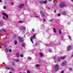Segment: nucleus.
Segmentation results:
<instances>
[{
  "label": "nucleus",
  "instance_id": "1",
  "mask_svg": "<svg viewBox=\"0 0 73 73\" xmlns=\"http://www.w3.org/2000/svg\"><path fill=\"white\" fill-rule=\"evenodd\" d=\"M66 5L64 3L61 2L59 5L60 7L61 8H62L63 7H65Z\"/></svg>",
  "mask_w": 73,
  "mask_h": 73
},
{
  "label": "nucleus",
  "instance_id": "2",
  "mask_svg": "<svg viewBox=\"0 0 73 73\" xmlns=\"http://www.w3.org/2000/svg\"><path fill=\"white\" fill-rule=\"evenodd\" d=\"M35 39V38H36V37H35V35H34L33 36H32L31 37V38H30L31 41L32 43H33V39Z\"/></svg>",
  "mask_w": 73,
  "mask_h": 73
},
{
  "label": "nucleus",
  "instance_id": "3",
  "mask_svg": "<svg viewBox=\"0 0 73 73\" xmlns=\"http://www.w3.org/2000/svg\"><path fill=\"white\" fill-rule=\"evenodd\" d=\"M54 69L56 71H57L59 69V66L58 64L56 65L55 66Z\"/></svg>",
  "mask_w": 73,
  "mask_h": 73
},
{
  "label": "nucleus",
  "instance_id": "4",
  "mask_svg": "<svg viewBox=\"0 0 73 73\" xmlns=\"http://www.w3.org/2000/svg\"><path fill=\"white\" fill-rule=\"evenodd\" d=\"M40 13L41 15V16H42V17H44L45 16V14H44V12L42 11H40Z\"/></svg>",
  "mask_w": 73,
  "mask_h": 73
},
{
  "label": "nucleus",
  "instance_id": "5",
  "mask_svg": "<svg viewBox=\"0 0 73 73\" xmlns=\"http://www.w3.org/2000/svg\"><path fill=\"white\" fill-rule=\"evenodd\" d=\"M39 3H40V4H43V3H44V4H46V3H47V1H39Z\"/></svg>",
  "mask_w": 73,
  "mask_h": 73
},
{
  "label": "nucleus",
  "instance_id": "6",
  "mask_svg": "<svg viewBox=\"0 0 73 73\" xmlns=\"http://www.w3.org/2000/svg\"><path fill=\"white\" fill-rule=\"evenodd\" d=\"M67 64V62L66 61L63 62L61 64L62 66H65L66 64Z\"/></svg>",
  "mask_w": 73,
  "mask_h": 73
},
{
  "label": "nucleus",
  "instance_id": "7",
  "mask_svg": "<svg viewBox=\"0 0 73 73\" xmlns=\"http://www.w3.org/2000/svg\"><path fill=\"white\" fill-rule=\"evenodd\" d=\"M24 5L23 4H20L19 6V8H21L24 7Z\"/></svg>",
  "mask_w": 73,
  "mask_h": 73
},
{
  "label": "nucleus",
  "instance_id": "8",
  "mask_svg": "<svg viewBox=\"0 0 73 73\" xmlns=\"http://www.w3.org/2000/svg\"><path fill=\"white\" fill-rule=\"evenodd\" d=\"M72 48V46H68L67 49L68 51H69L71 50V48Z\"/></svg>",
  "mask_w": 73,
  "mask_h": 73
},
{
  "label": "nucleus",
  "instance_id": "9",
  "mask_svg": "<svg viewBox=\"0 0 73 73\" xmlns=\"http://www.w3.org/2000/svg\"><path fill=\"white\" fill-rule=\"evenodd\" d=\"M2 14L3 15H4L5 16H6L7 19H8V15L7 14H6V13H3Z\"/></svg>",
  "mask_w": 73,
  "mask_h": 73
},
{
  "label": "nucleus",
  "instance_id": "10",
  "mask_svg": "<svg viewBox=\"0 0 73 73\" xmlns=\"http://www.w3.org/2000/svg\"><path fill=\"white\" fill-rule=\"evenodd\" d=\"M20 28L21 30V31H24V30H25V27L23 26H21Z\"/></svg>",
  "mask_w": 73,
  "mask_h": 73
},
{
  "label": "nucleus",
  "instance_id": "11",
  "mask_svg": "<svg viewBox=\"0 0 73 73\" xmlns=\"http://www.w3.org/2000/svg\"><path fill=\"white\" fill-rule=\"evenodd\" d=\"M19 39L20 41L21 42H23V38H21V37H19Z\"/></svg>",
  "mask_w": 73,
  "mask_h": 73
},
{
  "label": "nucleus",
  "instance_id": "12",
  "mask_svg": "<svg viewBox=\"0 0 73 73\" xmlns=\"http://www.w3.org/2000/svg\"><path fill=\"white\" fill-rule=\"evenodd\" d=\"M65 58V56L61 57L58 59V61H60V60H61V59H64Z\"/></svg>",
  "mask_w": 73,
  "mask_h": 73
},
{
  "label": "nucleus",
  "instance_id": "13",
  "mask_svg": "<svg viewBox=\"0 0 73 73\" xmlns=\"http://www.w3.org/2000/svg\"><path fill=\"white\" fill-rule=\"evenodd\" d=\"M14 61H15V62H20V60L19 59H14Z\"/></svg>",
  "mask_w": 73,
  "mask_h": 73
},
{
  "label": "nucleus",
  "instance_id": "14",
  "mask_svg": "<svg viewBox=\"0 0 73 73\" xmlns=\"http://www.w3.org/2000/svg\"><path fill=\"white\" fill-rule=\"evenodd\" d=\"M33 17H37V18H38V17H39L37 16V15H36V14H33Z\"/></svg>",
  "mask_w": 73,
  "mask_h": 73
},
{
  "label": "nucleus",
  "instance_id": "15",
  "mask_svg": "<svg viewBox=\"0 0 73 73\" xmlns=\"http://www.w3.org/2000/svg\"><path fill=\"white\" fill-rule=\"evenodd\" d=\"M16 56L17 57H20V55H19V53H17L16 54Z\"/></svg>",
  "mask_w": 73,
  "mask_h": 73
},
{
  "label": "nucleus",
  "instance_id": "16",
  "mask_svg": "<svg viewBox=\"0 0 73 73\" xmlns=\"http://www.w3.org/2000/svg\"><path fill=\"white\" fill-rule=\"evenodd\" d=\"M62 14L63 15H66V13L65 11H64L62 13Z\"/></svg>",
  "mask_w": 73,
  "mask_h": 73
},
{
  "label": "nucleus",
  "instance_id": "17",
  "mask_svg": "<svg viewBox=\"0 0 73 73\" xmlns=\"http://www.w3.org/2000/svg\"><path fill=\"white\" fill-rule=\"evenodd\" d=\"M53 31L54 32V33H56V29L54 28L53 29Z\"/></svg>",
  "mask_w": 73,
  "mask_h": 73
},
{
  "label": "nucleus",
  "instance_id": "18",
  "mask_svg": "<svg viewBox=\"0 0 73 73\" xmlns=\"http://www.w3.org/2000/svg\"><path fill=\"white\" fill-rule=\"evenodd\" d=\"M39 54L40 56L42 57V56H43V53H39Z\"/></svg>",
  "mask_w": 73,
  "mask_h": 73
},
{
  "label": "nucleus",
  "instance_id": "19",
  "mask_svg": "<svg viewBox=\"0 0 73 73\" xmlns=\"http://www.w3.org/2000/svg\"><path fill=\"white\" fill-rule=\"evenodd\" d=\"M3 17V19L5 20H7V19L5 18V17H4V16H2Z\"/></svg>",
  "mask_w": 73,
  "mask_h": 73
},
{
  "label": "nucleus",
  "instance_id": "20",
  "mask_svg": "<svg viewBox=\"0 0 73 73\" xmlns=\"http://www.w3.org/2000/svg\"><path fill=\"white\" fill-rule=\"evenodd\" d=\"M39 66H40V65L39 64H37L35 65V67L36 68H37V67H39Z\"/></svg>",
  "mask_w": 73,
  "mask_h": 73
},
{
  "label": "nucleus",
  "instance_id": "21",
  "mask_svg": "<svg viewBox=\"0 0 73 73\" xmlns=\"http://www.w3.org/2000/svg\"><path fill=\"white\" fill-rule=\"evenodd\" d=\"M3 25V23L1 21H0V26H2Z\"/></svg>",
  "mask_w": 73,
  "mask_h": 73
},
{
  "label": "nucleus",
  "instance_id": "22",
  "mask_svg": "<svg viewBox=\"0 0 73 73\" xmlns=\"http://www.w3.org/2000/svg\"><path fill=\"white\" fill-rule=\"evenodd\" d=\"M14 42L15 43V45H16L17 44V41L16 40H15L14 41Z\"/></svg>",
  "mask_w": 73,
  "mask_h": 73
},
{
  "label": "nucleus",
  "instance_id": "23",
  "mask_svg": "<svg viewBox=\"0 0 73 73\" xmlns=\"http://www.w3.org/2000/svg\"><path fill=\"white\" fill-rule=\"evenodd\" d=\"M5 50H6V52H8V51H9V50H8V49L7 48H5Z\"/></svg>",
  "mask_w": 73,
  "mask_h": 73
},
{
  "label": "nucleus",
  "instance_id": "24",
  "mask_svg": "<svg viewBox=\"0 0 73 73\" xmlns=\"http://www.w3.org/2000/svg\"><path fill=\"white\" fill-rule=\"evenodd\" d=\"M25 43H23L22 44V46H23V47H25Z\"/></svg>",
  "mask_w": 73,
  "mask_h": 73
},
{
  "label": "nucleus",
  "instance_id": "25",
  "mask_svg": "<svg viewBox=\"0 0 73 73\" xmlns=\"http://www.w3.org/2000/svg\"><path fill=\"white\" fill-rule=\"evenodd\" d=\"M53 58L54 59V60H56V59H57V58H56V56H54Z\"/></svg>",
  "mask_w": 73,
  "mask_h": 73
},
{
  "label": "nucleus",
  "instance_id": "26",
  "mask_svg": "<svg viewBox=\"0 0 73 73\" xmlns=\"http://www.w3.org/2000/svg\"><path fill=\"white\" fill-rule=\"evenodd\" d=\"M59 35L61 34V31L60 30L59 31Z\"/></svg>",
  "mask_w": 73,
  "mask_h": 73
},
{
  "label": "nucleus",
  "instance_id": "27",
  "mask_svg": "<svg viewBox=\"0 0 73 73\" xmlns=\"http://www.w3.org/2000/svg\"><path fill=\"white\" fill-rule=\"evenodd\" d=\"M0 31H1V32H5V30H4V29L3 30H1Z\"/></svg>",
  "mask_w": 73,
  "mask_h": 73
},
{
  "label": "nucleus",
  "instance_id": "28",
  "mask_svg": "<svg viewBox=\"0 0 73 73\" xmlns=\"http://www.w3.org/2000/svg\"><path fill=\"white\" fill-rule=\"evenodd\" d=\"M23 21H18L19 23H23Z\"/></svg>",
  "mask_w": 73,
  "mask_h": 73
},
{
  "label": "nucleus",
  "instance_id": "29",
  "mask_svg": "<svg viewBox=\"0 0 73 73\" xmlns=\"http://www.w3.org/2000/svg\"><path fill=\"white\" fill-rule=\"evenodd\" d=\"M6 69H10L11 68H9V67H5Z\"/></svg>",
  "mask_w": 73,
  "mask_h": 73
},
{
  "label": "nucleus",
  "instance_id": "30",
  "mask_svg": "<svg viewBox=\"0 0 73 73\" xmlns=\"http://www.w3.org/2000/svg\"><path fill=\"white\" fill-rule=\"evenodd\" d=\"M4 46L5 47V48H6V47H7V45H6V44H5V43H4Z\"/></svg>",
  "mask_w": 73,
  "mask_h": 73
},
{
  "label": "nucleus",
  "instance_id": "31",
  "mask_svg": "<svg viewBox=\"0 0 73 73\" xmlns=\"http://www.w3.org/2000/svg\"><path fill=\"white\" fill-rule=\"evenodd\" d=\"M11 68H12V71H14L15 70V69H14V68H13V67H11Z\"/></svg>",
  "mask_w": 73,
  "mask_h": 73
},
{
  "label": "nucleus",
  "instance_id": "32",
  "mask_svg": "<svg viewBox=\"0 0 73 73\" xmlns=\"http://www.w3.org/2000/svg\"><path fill=\"white\" fill-rule=\"evenodd\" d=\"M20 57H23V54H21L20 55Z\"/></svg>",
  "mask_w": 73,
  "mask_h": 73
},
{
  "label": "nucleus",
  "instance_id": "33",
  "mask_svg": "<svg viewBox=\"0 0 73 73\" xmlns=\"http://www.w3.org/2000/svg\"><path fill=\"white\" fill-rule=\"evenodd\" d=\"M49 52L50 53H52V51L51 50H49Z\"/></svg>",
  "mask_w": 73,
  "mask_h": 73
},
{
  "label": "nucleus",
  "instance_id": "34",
  "mask_svg": "<svg viewBox=\"0 0 73 73\" xmlns=\"http://www.w3.org/2000/svg\"><path fill=\"white\" fill-rule=\"evenodd\" d=\"M3 8L4 9H7V7H3Z\"/></svg>",
  "mask_w": 73,
  "mask_h": 73
},
{
  "label": "nucleus",
  "instance_id": "35",
  "mask_svg": "<svg viewBox=\"0 0 73 73\" xmlns=\"http://www.w3.org/2000/svg\"><path fill=\"white\" fill-rule=\"evenodd\" d=\"M58 16H61V14H60V13H58Z\"/></svg>",
  "mask_w": 73,
  "mask_h": 73
},
{
  "label": "nucleus",
  "instance_id": "36",
  "mask_svg": "<svg viewBox=\"0 0 73 73\" xmlns=\"http://www.w3.org/2000/svg\"><path fill=\"white\" fill-rule=\"evenodd\" d=\"M68 37H69V38L70 39V40H71V38L70 37V36H69Z\"/></svg>",
  "mask_w": 73,
  "mask_h": 73
},
{
  "label": "nucleus",
  "instance_id": "37",
  "mask_svg": "<svg viewBox=\"0 0 73 73\" xmlns=\"http://www.w3.org/2000/svg\"><path fill=\"white\" fill-rule=\"evenodd\" d=\"M27 73H31V72H30V71H29V70H27Z\"/></svg>",
  "mask_w": 73,
  "mask_h": 73
},
{
  "label": "nucleus",
  "instance_id": "38",
  "mask_svg": "<svg viewBox=\"0 0 73 73\" xmlns=\"http://www.w3.org/2000/svg\"><path fill=\"white\" fill-rule=\"evenodd\" d=\"M12 65L13 66L15 65V64L14 62H12Z\"/></svg>",
  "mask_w": 73,
  "mask_h": 73
},
{
  "label": "nucleus",
  "instance_id": "39",
  "mask_svg": "<svg viewBox=\"0 0 73 73\" xmlns=\"http://www.w3.org/2000/svg\"><path fill=\"white\" fill-rule=\"evenodd\" d=\"M52 21H53V20H52V19L50 20H49V21L50 22H51Z\"/></svg>",
  "mask_w": 73,
  "mask_h": 73
},
{
  "label": "nucleus",
  "instance_id": "40",
  "mask_svg": "<svg viewBox=\"0 0 73 73\" xmlns=\"http://www.w3.org/2000/svg\"><path fill=\"white\" fill-rule=\"evenodd\" d=\"M32 31L33 32H35V29H32Z\"/></svg>",
  "mask_w": 73,
  "mask_h": 73
},
{
  "label": "nucleus",
  "instance_id": "41",
  "mask_svg": "<svg viewBox=\"0 0 73 73\" xmlns=\"http://www.w3.org/2000/svg\"><path fill=\"white\" fill-rule=\"evenodd\" d=\"M16 37V35H14L13 36V37L14 38H15Z\"/></svg>",
  "mask_w": 73,
  "mask_h": 73
},
{
  "label": "nucleus",
  "instance_id": "42",
  "mask_svg": "<svg viewBox=\"0 0 73 73\" xmlns=\"http://www.w3.org/2000/svg\"><path fill=\"white\" fill-rule=\"evenodd\" d=\"M69 70H72V68H69Z\"/></svg>",
  "mask_w": 73,
  "mask_h": 73
},
{
  "label": "nucleus",
  "instance_id": "43",
  "mask_svg": "<svg viewBox=\"0 0 73 73\" xmlns=\"http://www.w3.org/2000/svg\"><path fill=\"white\" fill-rule=\"evenodd\" d=\"M28 58L29 60H31V58L29 57V58Z\"/></svg>",
  "mask_w": 73,
  "mask_h": 73
},
{
  "label": "nucleus",
  "instance_id": "44",
  "mask_svg": "<svg viewBox=\"0 0 73 73\" xmlns=\"http://www.w3.org/2000/svg\"><path fill=\"white\" fill-rule=\"evenodd\" d=\"M9 52H12V50H11V49H10L9 50Z\"/></svg>",
  "mask_w": 73,
  "mask_h": 73
},
{
  "label": "nucleus",
  "instance_id": "45",
  "mask_svg": "<svg viewBox=\"0 0 73 73\" xmlns=\"http://www.w3.org/2000/svg\"><path fill=\"white\" fill-rule=\"evenodd\" d=\"M4 4H7V2H4Z\"/></svg>",
  "mask_w": 73,
  "mask_h": 73
},
{
  "label": "nucleus",
  "instance_id": "46",
  "mask_svg": "<svg viewBox=\"0 0 73 73\" xmlns=\"http://www.w3.org/2000/svg\"><path fill=\"white\" fill-rule=\"evenodd\" d=\"M38 43H36L35 44V46H37V45H38Z\"/></svg>",
  "mask_w": 73,
  "mask_h": 73
},
{
  "label": "nucleus",
  "instance_id": "47",
  "mask_svg": "<svg viewBox=\"0 0 73 73\" xmlns=\"http://www.w3.org/2000/svg\"><path fill=\"white\" fill-rule=\"evenodd\" d=\"M43 20H44V22H46V20H45V19H43Z\"/></svg>",
  "mask_w": 73,
  "mask_h": 73
},
{
  "label": "nucleus",
  "instance_id": "48",
  "mask_svg": "<svg viewBox=\"0 0 73 73\" xmlns=\"http://www.w3.org/2000/svg\"><path fill=\"white\" fill-rule=\"evenodd\" d=\"M56 10H54V13H56Z\"/></svg>",
  "mask_w": 73,
  "mask_h": 73
},
{
  "label": "nucleus",
  "instance_id": "49",
  "mask_svg": "<svg viewBox=\"0 0 73 73\" xmlns=\"http://www.w3.org/2000/svg\"><path fill=\"white\" fill-rule=\"evenodd\" d=\"M0 2L1 3L2 2V1H1V0H0Z\"/></svg>",
  "mask_w": 73,
  "mask_h": 73
},
{
  "label": "nucleus",
  "instance_id": "50",
  "mask_svg": "<svg viewBox=\"0 0 73 73\" xmlns=\"http://www.w3.org/2000/svg\"><path fill=\"white\" fill-rule=\"evenodd\" d=\"M13 3H11V5H13Z\"/></svg>",
  "mask_w": 73,
  "mask_h": 73
},
{
  "label": "nucleus",
  "instance_id": "51",
  "mask_svg": "<svg viewBox=\"0 0 73 73\" xmlns=\"http://www.w3.org/2000/svg\"><path fill=\"white\" fill-rule=\"evenodd\" d=\"M61 73H64V71H62Z\"/></svg>",
  "mask_w": 73,
  "mask_h": 73
},
{
  "label": "nucleus",
  "instance_id": "52",
  "mask_svg": "<svg viewBox=\"0 0 73 73\" xmlns=\"http://www.w3.org/2000/svg\"><path fill=\"white\" fill-rule=\"evenodd\" d=\"M71 1H73V0H70Z\"/></svg>",
  "mask_w": 73,
  "mask_h": 73
},
{
  "label": "nucleus",
  "instance_id": "53",
  "mask_svg": "<svg viewBox=\"0 0 73 73\" xmlns=\"http://www.w3.org/2000/svg\"><path fill=\"white\" fill-rule=\"evenodd\" d=\"M70 24V23H68V25H69Z\"/></svg>",
  "mask_w": 73,
  "mask_h": 73
},
{
  "label": "nucleus",
  "instance_id": "54",
  "mask_svg": "<svg viewBox=\"0 0 73 73\" xmlns=\"http://www.w3.org/2000/svg\"><path fill=\"white\" fill-rule=\"evenodd\" d=\"M49 1H50V0H48Z\"/></svg>",
  "mask_w": 73,
  "mask_h": 73
},
{
  "label": "nucleus",
  "instance_id": "55",
  "mask_svg": "<svg viewBox=\"0 0 73 73\" xmlns=\"http://www.w3.org/2000/svg\"><path fill=\"white\" fill-rule=\"evenodd\" d=\"M0 48H1H1H2V47H1V46L0 47Z\"/></svg>",
  "mask_w": 73,
  "mask_h": 73
},
{
  "label": "nucleus",
  "instance_id": "56",
  "mask_svg": "<svg viewBox=\"0 0 73 73\" xmlns=\"http://www.w3.org/2000/svg\"><path fill=\"white\" fill-rule=\"evenodd\" d=\"M48 9H50V8H49V7L48 8Z\"/></svg>",
  "mask_w": 73,
  "mask_h": 73
},
{
  "label": "nucleus",
  "instance_id": "57",
  "mask_svg": "<svg viewBox=\"0 0 73 73\" xmlns=\"http://www.w3.org/2000/svg\"><path fill=\"white\" fill-rule=\"evenodd\" d=\"M72 56L73 57V54L72 55Z\"/></svg>",
  "mask_w": 73,
  "mask_h": 73
},
{
  "label": "nucleus",
  "instance_id": "58",
  "mask_svg": "<svg viewBox=\"0 0 73 73\" xmlns=\"http://www.w3.org/2000/svg\"><path fill=\"white\" fill-rule=\"evenodd\" d=\"M54 62H55V63L56 62V61H54Z\"/></svg>",
  "mask_w": 73,
  "mask_h": 73
},
{
  "label": "nucleus",
  "instance_id": "59",
  "mask_svg": "<svg viewBox=\"0 0 73 73\" xmlns=\"http://www.w3.org/2000/svg\"><path fill=\"white\" fill-rule=\"evenodd\" d=\"M9 73H12V72H10Z\"/></svg>",
  "mask_w": 73,
  "mask_h": 73
}]
</instances>
